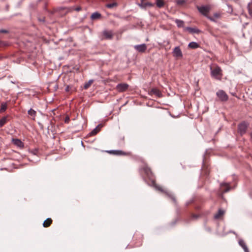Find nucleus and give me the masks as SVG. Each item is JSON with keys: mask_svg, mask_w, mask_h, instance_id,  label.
Returning a JSON list of instances; mask_svg holds the SVG:
<instances>
[{"mask_svg": "<svg viewBox=\"0 0 252 252\" xmlns=\"http://www.w3.org/2000/svg\"><path fill=\"white\" fill-rule=\"evenodd\" d=\"M196 8L198 11L203 16L207 17L210 21L216 22V21L213 17L209 16V13L211 10V6L209 5L197 6Z\"/></svg>", "mask_w": 252, "mask_h": 252, "instance_id": "obj_1", "label": "nucleus"}, {"mask_svg": "<svg viewBox=\"0 0 252 252\" xmlns=\"http://www.w3.org/2000/svg\"><path fill=\"white\" fill-rule=\"evenodd\" d=\"M211 75L217 80H220L222 77V70L221 68L216 65L214 68L211 67Z\"/></svg>", "mask_w": 252, "mask_h": 252, "instance_id": "obj_2", "label": "nucleus"}, {"mask_svg": "<svg viewBox=\"0 0 252 252\" xmlns=\"http://www.w3.org/2000/svg\"><path fill=\"white\" fill-rule=\"evenodd\" d=\"M132 242L135 247L142 246L143 242V235L139 232H135L133 236Z\"/></svg>", "mask_w": 252, "mask_h": 252, "instance_id": "obj_3", "label": "nucleus"}, {"mask_svg": "<svg viewBox=\"0 0 252 252\" xmlns=\"http://www.w3.org/2000/svg\"><path fill=\"white\" fill-rule=\"evenodd\" d=\"M249 124L244 121L240 123L238 125V132L241 135H243L246 133Z\"/></svg>", "mask_w": 252, "mask_h": 252, "instance_id": "obj_4", "label": "nucleus"}, {"mask_svg": "<svg viewBox=\"0 0 252 252\" xmlns=\"http://www.w3.org/2000/svg\"><path fill=\"white\" fill-rule=\"evenodd\" d=\"M216 95L218 96V97L220 99V100L221 101H226L228 99V95L223 90H219L217 92Z\"/></svg>", "mask_w": 252, "mask_h": 252, "instance_id": "obj_5", "label": "nucleus"}, {"mask_svg": "<svg viewBox=\"0 0 252 252\" xmlns=\"http://www.w3.org/2000/svg\"><path fill=\"white\" fill-rule=\"evenodd\" d=\"M129 85L126 83H120L117 85L116 89L119 92H124L126 91Z\"/></svg>", "mask_w": 252, "mask_h": 252, "instance_id": "obj_6", "label": "nucleus"}, {"mask_svg": "<svg viewBox=\"0 0 252 252\" xmlns=\"http://www.w3.org/2000/svg\"><path fill=\"white\" fill-rule=\"evenodd\" d=\"M173 55L174 57L182 58L183 57V54L179 46H177L174 48L172 52Z\"/></svg>", "mask_w": 252, "mask_h": 252, "instance_id": "obj_7", "label": "nucleus"}, {"mask_svg": "<svg viewBox=\"0 0 252 252\" xmlns=\"http://www.w3.org/2000/svg\"><path fill=\"white\" fill-rule=\"evenodd\" d=\"M102 34L105 39H112L113 37V33L112 31L105 30L102 32Z\"/></svg>", "mask_w": 252, "mask_h": 252, "instance_id": "obj_8", "label": "nucleus"}, {"mask_svg": "<svg viewBox=\"0 0 252 252\" xmlns=\"http://www.w3.org/2000/svg\"><path fill=\"white\" fill-rule=\"evenodd\" d=\"M134 49L140 53H144L147 49V46L145 44L136 45L134 46Z\"/></svg>", "mask_w": 252, "mask_h": 252, "instance_id": "obj_9", "label": "nucleus"}, {"mask_svg": "<svg viewBox=\"0 0 252 252\" xmlns=\"http://www.w3.org/2000/svg\"><path fill=\"white\" fill-rule=\"evenodd\" d=\"M149 94L151 95L153 94H155L158 97H161L162 96V94L161 92L156 88L152 89L149 93Z\"/></svg>", "mask_w": 252, "mask_h": 252, "instance_id": "obj_10", "label": "nucleus"}, {"mask_svg": "<svg viewBox=\"0 0 252 252\" xmlns=\"http://www.w3.org/2000/svg\"><path fill=\"white\" fill-rule=\"evenodd\" d=\"M12 142L15 145L20 148H23L24 147V143L20 139L12 138Z\"/></svg>", "mask_w": 252, "mask_h": 252, "instance_id": "obj_11", "label": "nucleus"}, {"mask_svg": "<svg viewBox=\"0 0 252 252\" xmlns=\"http://www.w3.org/2000/svg\"><path fill=\"white\" fill-rule=\"evenodd\" d=\"M220 186L222 188L224 187L222 191V193H226L230 190V185L229 183H223L220 184Z\"/></svg>", "mask_w": 252, "mask_h": 252, "instance_id": "obj_12", "label": "nucleus"}, {"mask_svg": "<svg viewBox=\"0 0 252 252\" xmlns=\"http://www.w3.org/2000/svg\"><path fill=\"white\" fill-rule=\"evenodd\" d=\"M239 245L243 249L245 252H250L247 247L246 242L242 239H240L238 241Z\"/></svg>", "mask_w": 252, "mask_h": 252, "instance_id": "obj_13", "label": "nucleus"}, {"mask_svg": "<svg viewBox=\"0 0 252 252\" xmlns=\"http://www.w3.org/2000/svg\"><path fill=\"white\" fill-rule=\"evenodd\" d=\"M107 153L110 154H113L115 155H125L126 153L121 150H110L107 151Z\"/></svg>", "mask_w": 252, "mask_h": 252, "instance_id": "obj_14", "label": "nucleus"}, {"mask_svg": "<svg viewBox=\"0 0 252 252\" xmlns=\"http://www.w3.org/2000/svg\"><path fill=\"white\" fill-rule=\"evenodd\" d=\"M224 214V211L221 209H220L218 212L214 215V218L215 219H219L220 217L223 216Z\"/></svg>", "mask_w": 252, "mask_h": 252, "instance_id": "obj_15", "label": "nucleus"}, {"mask_svg": "<svg viewBox=\"0 0 252 252\" xmlns=\"http://www.w3.org/2000/svg\"><path fill=\"white\" fill-rule=\"evenodd\" d=\"M28 113L29 116H31V118L33 120H35V117L36 116V112L33 109L31 108L28 112Z\"/></svg>", "mask_w": 252, "mask_h": 252, "instance_id": "obj_16", "label": "nucleus"}, {"mask_svg": "<svg viewBox=\"0 0 252 252\" xmlns=\"http://www.w3.org/2000/svg\"><path fill=\"white\" fill-rule=\"evenodd\" d=\"M53 222L51 218H47L43 223V226L44 227H48L51 225Z\"/></svg>", "mask_w": 252, "mask_h": 252, "instance_id": "obj_17", "label": "nucleus"}, {"mask_svg": "<svg viewBox=\"0 0 252 252\" xmlns=\"http://www.w3.org/2000/svg\"><path fill=\"white\" fill-rule=\"evenodd\" d=\"M186 30L190 33H199L201 32V31L197 28L187 27Z\"/></svg>", "mask_w": 252, "mask_h": 252, "instance_id": "obj_18", "label": "nucleus"}, {"mask_svg": "<svg viewBox=\"0 0 252 252\" xmlns=\"http://www.w3.org/2000/svg\"><path fill=\"white\" fill-rule=\"evenodd\" d=\"M143 170L148 176L150 177L152 175L151 169L148 166L146 165L144 166L143 168Z\"/></svg>", "mask_w": 252, "mask_h": 252, "instance_id": "obj_19", "label": "nucleus"}, {"mask_svg": "<svg viewBox=\"0 0 252 252\" xmlns=\"http://www.w3.org/2000/svg\"><path fill=\"white\" fill-rule=\"evenodd\" d=\"M138 5L141 7V8H145L146 7V6H153L154 5V4L152 3H151V2H145V3H143V2H141L140 3H138L137 4Z\"/></svg>", "mask_w": 252, "mask_h": 252, "instance_id": "obj_20", "label": "nucleus"}, {"mask_svg": "<svg viewBox=\"0 0 252 252\" xmlns=\"http://www.w3.org/2000/svg\"><path fill=\"white\" fill-rule=\"evenodd\" d=\"M101 17V15L99 13H98L97 12H95L93 13L91 15V18L92 20H95V19H99Z\"/></svg>", "mask_w": 252, "mask_h": 252, "instance_id": "obj_21", "label": "nucleus"}, {"mask_svg": "<svg viewBox=\"0 0 252 252\" xmlns=\"http://www.w3.org/2000/svg\"><path fill=\"white\" fill-rule=\"evenodd\" d=\"M188 47L191 49H196L199 47V45L195 42H191L189 44Z\"/></svg>", "mask_w": 252, "mask_h": 252, "instance_id": "obj_22", "label": "nucleus"}, {"mask_svg": "<svg viewBox=\"0 0 252 252\" xmlns=\"http://www.w3.org/2000/svg\"><path fill=\"white\" fill-rule=\"evenodd\" d=\"M156 5L158 8L163 7L164 5V0H156Z\"/></svg>", "mask_w": 252, "mask_h": 252, "instance_id": "obj_23", "label": "nucleus"}, {"mask_svg": "<svg viewBox=\"0 0 252 252\" xmlns=\"http://www.w3.org/2000/svg\"><path fill=\"white\" fill-rule=\"evenodd\" d=\"M175 22L176 23L178 27L181 28L184 26V22L183 21L179 19H176L175 20Z\"/></svg>", "mask_w": 252, "mask_h": 252, "instance_id": "obj_24", "label": "nucleus"}, {"mask_svg": "<svg viewBox=\"0 0 252 252\" xmlns=\"http://www.w3.org/2000/svg\"><path fill=\"white\" fill-rule=\"evenodd\" d=\"M93 82V80H90L88 82L85 83L84 85V89L85 90L88 89L91 86Z\"/></svg>", "mask_w": 252, "mask_h": 252, "instance_id": "obj_25", "label": "nucleus"}, {"mask_svg": "<svg viewBox=\"0 0 252 252\" xmlns=\"http://www.w3.org/2000/svg\"><path fill=\"white\" fill-rule=\"evenodd\" d=\"M7 122V118L6 117H2L0 120V127H2Z\"/></svg>", "mask_w": 252, "mask_h": 252, "instance_id": "obj_26", "label": "nucleus"}, {"mask_svg": "<svg viewBox=\"0 0 252 252\" xmlns=\"http://www.w3.org/2000/svg\"><path fill=\"white\" fill-rule=\"evenodd\" d=\"M117 3L116 2H112L110 3H107L106 4V7L108 8H113L114 7H116L117 6Z\"/></svg>", "mask_w": 252, "mask_h": 252, "instance_id": "obj_27", "label": "nucleus"}, {"mask_svg": "<svg viewBox=\"0 0 252 252\" xmlns=\"http://www.w3.org/2000/svg\"><path fill=\"white\" fill-rule=\"evenodd\" d=\"M221 16V14L220 12H216L214 14L213 16L212 17H213L217 21V19L220 18Z\"/></svg>", "mask_w": 252, "mask_h": 252, "instance_id": "obj_28", "label": "nucleus"}, {"mask_svg": "<svg viewBox=\"0 0 252 252\" xmlns=\"http://www.w3.org/2000/svg\"><path fill=\"white\" fill-rule=\"evenodd\" d=\"M99 131V129L97 128V127H95L94 129L90 133V136H93L95 134H96L98 131Z\"/></svg>", "mask_w": 252, "mask_h": 252, "instance_id": "obj_29", "label": "nucleus"}, {"mask_svg": "<svg viewBox=\"0 0 252 252\" xmlns=\"http://www.w3.org/2000/svg\"><path fill=\"white\" fill-rule=\"evenodd\" d=\"M7 108V105L6 103H2L1 104V107H0V112H4Z\"/></svg>", "mask_w": 252, "mask_h": 252, "instance_id": "obj_30", "label": "nucleus"}, {"mask_svg": "<svg viewBox=\"0 0 252 252\" xmlns=\"http://www.w3.org/2000/svg\"><path fill=\"white\" fill-rule=\"evenodd\" d=\"M155 187L156 188V189H157L159 190L160 191L162 192H164V189H162V188L161 187L156 185L155 186Z\"/></svg>", "mask_w": 252, "mask_h": 252, "instance_id": "obj_31", "label": "nucleus"}, {"mask_svg": "<svg viewBox=\"0 0 252 252\" xmlns=\"http://www.w3.org/2000/svg\"><path fill=\"white\" fill-rule=\"evenodd\" d=\"M8 32H9L6 30H4V29L0 30V33H8Z\"/></svg>", "mask_w": 252, "mask_h": 252, "instance_id": "obj_32", "label": "nucleus"}, {"mask_svg": "<svg viewBox=\"0 0 252 252\" xmlns=\"http://www.w3.org/2000/svg\"><path fill=\"white\" fill-rule=\"evenodd\" d=\"M70 89V86H69V85H67V86H66V87H65V91H66V92H69V91Z\"/></svg>", "mask_w": 252, "mask_h": 252, "instance_id": "obj_33", "label": "nucleus"}, {"mask_svg": "<svg viewBox=\"0 0 252 252\" xmlns=\"http://www.w3.org/2000/svg\"><path fill=\"white\" fill-rule=\"evenodd\" d=\"M171 199L172 200V201L174 202V203H176V199L175 198V197L173 196H170Z\"/></svg>", "mask_w": 252, "mask_h": 252, "instance_id": "obj_34", "label": "nucleus"}, {"mask_svg": "<svg viewBox=\"0 0 252 252\" xmlns=\"http://www.w3.org/2000/svg\"><path fill=\"white\" fill-rule=\"evenodd\" d=\"M73 9L76 11H79L81 10V7L80 6H78L76 8H74Z\"/></svg>", "mask_w": 252, "mask_h": 252, "instance_id": "obj_35", "label": "nucleus"}, {"mask_svg": "<svg viewBox=\"0 0 252 252\" xmlns=\"http://www.w3.org/2000/svg\"><path fill=\"white\" fill-rule=\"evenodd\" d=\"M69 121V118L68 117H65V120H64V122L65 123H68Z\"/></svg>", "mask_w": 252, "mask_h": 252, "instance_id": "obj_36", "label": "nucleus"}, {"mask_svg": "<svg viewBox=\"0 0 252 252\" xmlns=\"http://www.w3.org/2000/svg\"><path fill=\"white\" fill-rule=\"evenodd\" d=\"M184 0H179V1H178V3L179 4H182V3H184Z\"/></svg>", "mask_w": 252, "mask_h": 252, "instance_id": "obj_37", "label": "nucleus"}, {"mask_svg": "<svg viewBox=\"0 0 252 252\" xmlns=\"http://www.w3.org/2000/svg\"><path fill=\"white\" fill-rule=\"evenodd\" d=\"M192 217L195 218V219H197L198 218V216L197 215H192Z\"/></svg>", "mask_w": 252, "mask_h": 252, "instance_id": "obj_38", "label": "nucleus"}, {"mask_svg": "<svg viewBox=\"0 0 252 252\" xmlns=\"http://www.w3.org/2000/svg\"><path fill=\"white\" fill-rule=\"evenodd\" d=\"M249 13H250L251 14H252V9L249 11Z\"/></svg>", "mask_w": 252, "mask_h": 252, "instance_id": "obj_39", "label": "nucleus"}, {"mask_svg": "<svg viewBox=\"0 0 252 252\" xmlns=\"http://www.w3.org/2000/svg\"><path fill=\"white\" fill-rule=\"evenodd\" d=\"M251 136H252V132L251 133Z\"/></svg>", "mask_w": 252, "mask_h": 252, "instance_id": "obj_40", "label": "nucleus"}]
</instances>
